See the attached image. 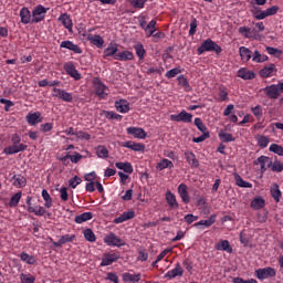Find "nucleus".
Segmentation results:
<instances>
[{
    "instance_id": "obj_1",
    "label": "nucleus",
    "mask_w": 283,
    "mask_h": 283,
    "mask_svg": "<svg viewBox=\"0 0 283 283\" xmlns=\"http://www.w3.org/2000/svg\"><path fill=\"white\" fill-rule=\"evenodd\" d=\"M11 146H8L2 150V154H6V156H12L28 149V145L21 144V136L17 133L11 135Z\"/></svg>"
},
{
    "instance_id": "obj_2",
    "label": "nucleus",
    "mask_w": 283,
    "mask_h": 283,
    "mask_svg": "<svg viewBox=\"0 0 283 283\" xmlns=\"http://www.w3.org/2000/svg\"><path fill=\"white\" fill-rule=\"evenodd\" d=\"M205 52H216V54H221L222 53V46L216 43L211 39H207L201 42V45L197 49V54L199 56H202Z\"/></svg>"
},
{
    "instance_id": "obj_3",
    "label": "nucleus",
    "mask_w": 283,
    "mask_h": 283,
    "mask_svg": "<svg viewBox=\"0 0 283 283\" xmlns=\"http://www.w3.org/2000/svg\"><path fill=\"white\" fill-rule=\"evenodd\" d=\"M263 92L268 98H271V101H277V98L283 94V82L265 86Z\"/></svg>"
},
{
    "instance_id": "obj_4",
    "label": "nucleus",
    "mask_w": 283,
    "mask_h": 283,
    "mask_svg": "<svg viewBox=\"0 0 283 283\" xmlns=\"http://www.w3.org/2000/svg\"><path fill=\"white\" fill-rule=\"evenodd\" d=\"M93 85H94L95 94L99 98V101H105V98L109 96V88L98 77H95L93 80Z\"/></svg>"
},
{
    "instance_id": "obj_5",
    "label": "nucleus",
    "mask_w": 283,
    "mask_h": 283,
    "mask_svg": "<svg viewBox=\"0 0 283 283\" xmlns=\"http://www.w3.org/2000/svg\"><path fill=\"white\" fill-rule=\"evenodd\" d=\"M279 11V6H272L263 11L260 8H255V10L253 11V17L254 19H256V21H262L266 19V17H274V14H277Z\"/></svg>"
},
{
    "instance_id": "obj_6",
    "label": "nucleus",
    "mask_w": 283,
    "mask_h": 283,
    "mask_svg": "<svg viewBox=\"0 0 283 283\" xmlns=\"http://www.w3.org/2000/svg\"><path fill=\"white\" fill-rule=\"evenodd\" d=\"M275 275H277V271L271 266L261 268L254 271V277L261 282L264 280H271L272 277H275Z\"/></svg>"
},
{
    "instance_id": "obj_7",
    "label": "nucleus",
    "mask_w": 283,
    "mask_h": 283,
    "mask_svg": "<svg viewBox=\"0 0 283 283\" xmlns=\"http://www.w3.org/2000/svg\"><path fill=\"white\" fill-rule=\"evenodd\" d=\"M45 14H48V9L42 4H39L32 11L31 23H41V21L45 20Z\"/></svg>"
},
{
    "instance_id": "obj_8",
    "label": "nucleus",
    "mask_w": 283,
    "mask_h": 283,
    "mask_svg": "<svg viewBox=\"0 0 283 283\" xmlns=\"http://www.w3.org/2000/svg\"><path fill=\"white\" fill-rule=\"evenodd\" d=\"M32 197H27V211L29 213H34V216L41 217V216H45V213H48V210L43 207V206H32Z\"/></svg>"
},
{
    "instance_id": "obj_9",
    "label": "nucleus",
    "mask_w": 283,
    "mask_h": 283,
    "mask_svg": "<svg viewBox=\"0 0 283 283\" xmlns=\"http://www.w3.org/2000/svg\"><path fill=\"white\" fill-rule=\"evenodd\" d=\"M64 71L71 78H74V81H81L83 77L72 61L64 63Z\"/></svg>"
},
{
    "instance_id": "obj_10",
    "label": "nucleus",
    "mask_w": 283,
    "mask_h": 283,
    "mask_svg": "<svg viewBox=\"0 0 283 283\" xmlns=\"http://www.w3.org/2000/svg\"><path fill=\"white\" fill-rule=\"evenodd\" d=\"M118 260H120V253L118 252L104 253L99 266H112Z\"/></svg>"
},
{
    "instance_id": "obj_11",
    "label": "nucleus",
    "mask_w": 283,
    "mask_h": 283,
    "mask_svg": "<svg viewBox=\"0 0 283 283\" xmlns=\"http://www.w3.org/2000/svg\"><path fill=\"white\" fill-rule=\"evenodd\" d=\"M104 243L107 244V247H125V241L118 235H115L114 232L108 233L104 238Z\"/></svg>"
},
{
    "instance_id": "obj_12",
    "label": "nucleus",
    "mask_w": 283,
    "mask_h": 283,
    "mask_svg": "<svg viewBox=\"0 0 283 283\" xmlns=\"http://www.w3.org/2000/svg\"><path fill=\"white\" fill-rule=\"evenodd\" d=\"M170 120L175 123H191L193 120V115L187 111H181L177 115H170Z\"/></svg>"
},
{
    "instance_id": "obj_13",
    "label": "nucleus",
    "mask_w": 283,
    "mask_h": 283,
    "mask_svg": "<svg viewBox=\"0 0 283 283\" xmlns=\"http://www.w3.org/2000/svg\"><path fill=\"white\" fill-rule=\"evenodd\" d=\"M253 164L260 165L261 174H264L266 169H271V165H273V160H271V157L262 155L256 160H254Z\"/></svg>"
},
{
    "instance_id": "obj_14",
    "label": "nucleus",
    "mask_w": 283,
    "mask_h": 283,
    "mask_svg": "<svg viewBox=\"0 0 283 283\" xmlns=\"http://www.w3.org/2000/svg\"><path fill=\"white\" fill-rule=\"evenodd\" d=\"M60 48L61 50H70L73 54H83V49L70 40L62 41Z\"/></svg>"
},
{
    "instance_id": "obj_15",
    "label": "nucleus",
    "mask_w": 283,
    "mask_h": 283,
    "mask_svg": "<svg viewBox=\"0 0 283 283\" xmlns=\"http://www.w3.org/2000/svg\"><path fill=\"white\" fill-rule=\"evenodd\" d=\"M57 21H61L62 25L71 34L74 28V22H72V17L69 13H61L57 18Z\"/></svg>"
},
{
    "instance_id": "obj_16",
    "label": "nucleus",
    "mask_w": 283,
    "mask_h": 283,
    "mask_svg": "<svg viewBox=\"0 0 283 283\" xmlns=\"http://www.w3.org/2000/svg\"><path fill=\"white\" fill-rule=\"evenodd\" d=\"M25 120L28 125L34 127L35 125H39V123H43V116H41V112L29 113L25 116Z\"/></svg>"
},
{
    "instance_id": "obj_17",
    "label": "nucleus",
    "mask_w": 283,
    "mask_h": 283,
    "mask_svg": "<svg viewBox=\"0 0 283 283\" xmlns=\"http://www.w3.org/2000/svg\"><path fill=\"white\" fill-rule=\"evenodd\" d=\"M177 191L184 205H189L191 202V197H189V190L186 184H180L177 188Z\"/></svg>"
},
{
    "instance_id": "obj_18",
    "label": "nucleus",
    "mask_w": 283,
    "mask_h": 283,
    "mask_svg": "<svg viewBox=\"0 0 283 283\" xmlns=\"http://www.w3.org/2000/svg\"><path fill=\"white\" fill-rule=\"evenodd\" d=\"M136 218V212L134 210H128L123 212L119 217L114 219V224H123L127 220H134Z\"/></svg>"
},
{
    "instance_id": "obj_19",
    "label": "nucleus",
    "mask_w": 283,
    "mask_h": 283,
    "mask_svg": "<svg viewBox=\"0 0 283 283\" xmlns=\"http://www.w3.org/2000/svg\"><path fill=\"white\" fill-rule=\"evenodd\" d=\"M11 184L17 189H23V187H25L28 185V179L23 175H21V174L13 175L11 177Z\"/></svg>"
},
{
    "instance_id": "obj_20",
    "label": "nucleus",
    "mask_w": 283,
    "mask_h": 283,
    "mask_svg": "<svg viewBox=\"0 0 283 283\" xmlns=\"http://www.w3.org/2000/svg\"><path fill=\"white\" fill-rule=\"evenodd\" d=\"M127 134L130 136H134V138H139L142 140H145L147 138V132L140 127H128L126 128Z\"/></svg>"
},
{
    "instance_id": "obj_21",
    "label": "nucleus",
    "mask_w": 283,
    "mask_h": 283,
    "mask_svg": "<svg viewBox=\"0 0 283 283\" xmlns=\"http://www.w3.org/2000/svg\"><path fill=\"white\" fill-rule=\"evenodd\" d=\"M216 214H211L207 220H200L193 224L197 229H209V227H212L216 224Z\"/></svg>"
},
{
    "instance_id": "obj_22",
    "label": "nucleus",
    "mask_w": 283,
    "mask_h": 283,
    "mask_svg": "<svg viewBox=\"0 0 283 283\" xmlns=\"http://www.w3.org/2000/svg\"><path fill=\"white\" fill-rule=\"evenodd\" d=\"M184 274H185V270H182V266L180 265V263H177L175 269L168 271L165 274V277H167L168 280H174L175 277H182Z\"/></svg>"
},
{
    "instance_id": "obj_23",
    "label": "nucleus",
    "mask_w": 283,
    "mask_h": 283,
    "mask_svg": "<svg viewBox=\"0 0 283 283\" xmlns=\"http://www.w3.org/2000/svg\"><path fill=\"white\" fill-rule=\"evenodd\" d=\"M86 40H88L92 45H95V48H98V49L105 45V40H103V36L98 34L90 33L86 35Z\"/></svg>"
},
{
    "instance_id": "obj_24",
    "label": "nucleus",
    "mask_w": 283,
    "mask_h": 283,
    "mask_svg": "<svg viewBox=\"0 0 283 283\" xmlns=\"http://www.w3.org/2000/svg\"><path fill=\"white\" fill-rule=\"evenodd\" d=\"M275 72H277V69H275V64H269L260 71V77L271 78V76H275Z\"/></svg>"
},
{
    "instance_id": "obj_25",
    "label": "nucleus",
    "mask_w": 283,
    "mask_h": 283,
    "mask_svg": "<svg viewBox=\"0 0 283 283\" xmlns=\"http://www.w3.org/2000/svg\"><path fill=\"white\" fill-rule=\"evenodd\" d=\"M122 147L126 149H132V151H145V145L142 143H135L132 140L122 143Z\"/></svg>"
},
{
    "instance_id": "obj_26",
    "label": "nucleus",
    "mask_w": 283,
    "mask_h": 283,
    "mask_svg": "<svg viewBox=\"0 0 283 283\" xmlns=\"http://www.w3.org/2000/svg\"><path fill=\"white\" fill-rule=\"evenodd\" d=\"M239 32L244 36L245 39H258V31L255 29H251L249 27H240Z\"/></svg>"
},
{
    "instance_id": "obj_27",
    "label": "nucleus",
    "mask_w": 283,
    "mask_h": 283,
    "mask_svg": "<svg viewBox=\"0 0 283 283\" xmlns=\"http://www.w3.org/2000/svg\"><path fill=\"white\" fill-rule=\"evenodd\" d=\"M115 109H117V112H119V114H127L129 112V102H127V99L116 101Z\"/></svg>"
},
{
    "instance_id": "obj_28",
    "label": "nucleus",
    "mask_w": 283,
    "mask_h": 283,
    "mask_svg": "<svg viewBox=\"0 0 283 283\" xmlns=\"http://www.w3.org/2000/svg\"><path fill=\"white\" fill-rule=\"evenodd\" d=\"M238 76L243 81H253V78H255V72L243 67L238 71Z\"/></svg>"
},
{
    "instance_id": "obj_29",
    "label": "nucleus",
    "mask_w": 283,
    "mask_h": 283,
    "mask_svg": "<svg viewBox=\"0 0 283 283\" xmlns=\"http://www.w3.org/2000/svg\"><path fill=\"white\" fill-rule=\"evenodd\" d=\"M214 249L217 251H226V253H233V248L231 247L229 240L219 241V243L214 245Z\"/></svg>"
},
{
    "instance_id": "obj_30",
    "label": "nucleus",
    "mask_w": 283,
    "mask_h": 283,
    "mask_svg": "<svg viewBox=\"0 0 283 283\" xmlns=\"http://www.w3.org/2000/svg\"><path fill=\"white\" fill-rule=\"evenodd\" d=\"M21 23L28 25V23H32V13L28 7H24L20 10Z\"/></svg>"
},
{
    "instance_id": "obj_31",
    "label": "nucleus",
    "mask_w": 283,
    "mask_h": 283,
    "mask_svg": "<svg viewBox=\"0 0 283 283\" xmlns=\"http://www.w3.org/2000/svg\"><path fill=\"white\" fill-rule=\"evenodd\" d=\"M185 158H186L188 165H190L191 167H199L200 166V161H198V158H196V154H193V151L186 150L185 151Z\"/></svg>"
},
{
    "instance_id": "obj_32",
    "label": "nucleus",
    "mask_w": 283,
    "mask_h": 283,
    "mask_svg": "<svg viewBox=\"0 0 283 283\" xmlns=\"http://www.w3.org/2000/svg\"><path fill=\"white\" fill-rule=\"evenodd\" d=\"M250 207L254 209V211H260V209H264V207H266V201L262 197H255L251 201Z\"/></svg>"
},
{
    "instance_id": "obj_33",
    "label": "nucleus",
    "mask_w": 283,
    "mask_h": 283,
    "mask_svg": "<svg viewBox=\"0 0 283 283\" xmlns=\"http://www.w3.org/2000/svg\"><path fill=\"white\" fill-rule=\"evenodd\" d=\"M104 59H108V56H113L116 60L118 56V44H111L104 50Z\"/></svg>"
},
{
    "instance_id": "obj_34",
    "label": "nucleus",
    "mask_w": 283,
    "mask_h": 283,
    "mask_svg": "<svg viewBox=\"0 0 283 283\" xmlns=\"http://www.w3.org/2000/svg\"><path fill=\"white\" fill-rule=\"evenodd\" d=\"M115 167L117 169H120L125 174H134V166H132V163L129 161H126V163L117 161L115 163Z\"/></svg>"
},
{
    "instance_id": "obj_35",
    "label": "nucleus",
    "mask_w": 283,
    "mask_h": 283,
    "mask_svg": "<svg viewBox=\"0 0 283 283\" xmlns=\"http://www.w3.org/2000/svg\"><path fill=\"white\" fill-rule=\"evenodd\" d=\"M234 180L238 187H242L243 189H253V184L244 181V179H242V176L238 174H234Z\"/></svg>"
},
{
    "instance_id": "obj_36",
    "label": "nucleus",
    "mask_w": 283,
    "mask_h": 283,
    "mask_svg": "<svg viewBox=\"0 0 283 283\" xmlns=\"http://www.w3.org/2000/svg\"><path fill=\"white\" fill-rule=\"evenodd\" d=\"M115 61H134V52L132 51H123L115 55Z\"/></svg>"
},
{
    "instance_id": "obj_37",
    "label": "nucleus",
    "mask_w": 283,
    "mask_h": 283,
    "mask_svg": "<svg viewBox=\"0 0 283 283\" xmlns=\"http://www.w3.org/2000/svg\"><path fill=\"white\" fill-rule=\"evenodd\" d=\"M92 218H94V213L83 212L82 214L75 217L74 222L76 224H83V222H87L88 220H92Z\"/></svg>"
},
{
    "instance_id": "obj_38",
    "label": "nucleus",
    "mask_w": 283,
    "mask_h": 283,
    "mask_svg": "<svg viewBox=\"0 0 283 283\" xmlns=\"http://www.w3.org/2000/svg\"><path fill=\"white\" fill-rule=\"evenodd\" d=\"M271 197L276 202H280L282 199V190H280V186L277 184H274L270 189Z\"/></svg>"
},
{
    "instance_id": "obj_39",
    "label": "nucleus",
    "mask_w": 283,
    "mask_h": 283,
    "mask_svg": "<svg viewBox=\"0 0 283 283\" xmlns=\"http://www.w3.org/2000/svg\"><path fill=\"white\" fill-rule=\"evenodd\" d=\"M166 202L169 205L171 209H178V200H176V195H174L171 191L166 192Z\"/></svg>"
},
{
    "instance_id": "obj_40",
    "label": "nucleus",
    "mask_w": 283,
    "mask_h": 283,
    "mask_svg": "<svg viewBox=\"0 0 283 283\" xmlns=\"http://www.w3.org/2000/svg\"><path fill=\"white\" fill-rule=\"evenodd\" d=\"M140 277H142L140 273L132 274L129 272H125L123 274V282L138 283V282H140Z\"/></svg>"
},
{
    "instance_id": "obj_41",
    "label": "nucleus",
    "mask_w": 283,
    "mask_h": 283,
    "mask_svg": "<svg viewBox=\"0 0 283 283\" xmlns=\"http://www.w3.org/2000/svg\"><path fill=\"white\" fill-rule=\"evenodd\" d=\"M134 50L136 52V55L138 56L139 61H143V59H145V54H147V51L145 50V46L143 45V43H136L134 45Z\"/></svg>"
},
{
    "instance_id": "obj_42",
    "label": "nucleus",
    "mask_w": 283,
    "mask_h": 283,
    "mask_svg": "<svg viewBox=\"0 0 283 283\" xmlns=\"http://www.w3.org/2000/svg\"><path fill=\"white\" fill-rule=\"evenodd\" d=\"M157 169L159 171H163V169H174V163L167 158L161 159L158 164H157Z\"/></svg>"
},
{
    "instance_id": "obj_43",
    "label": "nucleus",
    "mask_w": 283,
    "mask_h": 283,
    "mask_svg": "<svg viewBox=\"0 0 283 283\" xmlns=\"http://www.w3.org/2000/svg\"><path fill=\"white\" fill-rule=\"evenodd\" d=\"M42 198H43V200H44V207H45L46 209H52V202H53V200H52V197L50 196V192H48L46 189H43V190H42Z\"/></svg>"
},
{
    "instance_id": "obj_44",
    "label": "nucleus",
    "mask_w": 283,
    "mask_h": 283,
    "mask_svg": "<svg viewBox=\"0 0 283 283\" xmlns=\"http://www.w3.org/2000/svg\"><path fill=\"white\" fill-rule=\"evenodd\" d=\"M252 61H253V63H264V62L269 61V56L265 54H261L260 51H254Z\"/></svg>"
},
{
    "instance_id": "obj_45",
    "label": "nucleus",
    "mask_w": 283,
    "mask_h": 283,
    "mask_svg": "<svg viewBox=\"0 0 283 283\" xmlns=\"http://www.w3.org/2000/svg\"><path fill=\"white\" fill-rule=\"evenodd\" d=\"M239 54L242 61H245V62L251 61V50H249L248 48L241 46L239 49Z\"/></svg>"
},
{
    "instance_id": "obj_46",
    "label": "nucleus",
    "mask_w": 283,
    "mask_h": 283,
    "mask_svg": "<svg viewBox=\"0 0 283 283\" xmlns=\"http://www.w3.org/2000/svg\"><path fill=\"white\" fill-rule=\"evenodd\" d=\"M20 260L27 264H36V258L28 254L27 252H22L20 254Z\"/></svg>"
},
{
    "instance_id": "obj_47",
    "label": "nucleus",
    "mask_w": 283,
    "mask_h": 283,
    "mask_svg": "<svg viewBox=\"0 0 283 283\" xmlns=\"http://www.w3.org/2000/svg\"><path fill=\"white\" fill-rule=\"evenodd\" d=\"M195 125L197 126V129H199V132H201L202 134H209L207 125H205L200 117L195 118Z\"/></svg>"
},
{
    "instance_id": "obj_48",
    "label": "nucleus",
    "mask_w": 283,
    "mask_h": 283,
    "mask_svg": "<svg viewBox=\"0 0 283 283\" xmlns=\"http://www.w3.org/2000/svg\"><path fill=\"white\" fill-rule=\"evenodd\" d=\"M22 196H23L22 191H19L15 195H13L9 201V207H18L19 202H21Z\"/></svg>"
},
{
    "instance_id": "obj_49",
    "label": "nucleus",
    "mask_w": 283,
    "mask_h": 283,
    "mask_svg": "<svg viewBox=\"0 0 283 283\" xmlns=\"http://www.w3.org/2000/svg\"><path fill=\"white\" fill-rule=\"evenodd\" d=\"M96 156L97 158H108L109 150L105 146H97L96 147Z\"/></svg>"
},
{
    "instance_id": "obj_50",
    "label": "nucleus",
    "mask_w": 283,
    "mask_h": 283,
    "mask_svg": "<svg viewBox=\"0 0 283 283\" xmlns=\"http://www.w3.org/2000/svg\"><path fill=\"white\" fill-rule=\"evenodd\" d=\"M178 74H182V69H180V66L169 70L168 72H166L165 76L166 78H176Z\"/></svg>"
},
{
    "instance_id": "obj_51",
    "label": "nucleus",
    "mask_w": 283,
    "mask_h": 283,
    "mask_svg": "<svg viewBox=\"0 0 283 283\" xmlns=\"http://www.w3.org/2000/svg\"><path fill=\"white\" fill-rule=\"evenodd\" d=\"M128 3L136 10H143L147 3V0H128Z\"/></svg>"
},
{
    "instance_id": "obj_52",
    "label": "nucleus",
    "mask_w": 283,
    "mask_h": 283,
    "mask_svg": "<svg viewBox=\"0 0 283 283\" xmlns=\"http://www.w3.org/2000/svg\"><path fill=\"white\" fill-rule=\"evenodd\" d=\"M219 138L222 143H233L235 140L231 133H219Z\"/></svg>"
},
{
    "instance_id": "obj_53",
    "label": "nucleus",
    "mask_w": 283,
    "mask_h": 283,
    "mask_svg": "<svg viewBox=\"0 0 283 283\" xmlns=\"http://www.w3.org/2000/svg\"><path fill=\"white\" fill-rule=\"evenodd\" d=\"M265 51L268 52V54H270L271 56H275V59H280V56H282L283 51L275 49L273 46H266Z\"/></svg>"
},
{
    "instance_id": "obj_54",
    "label": "nucleus",
    "mask_w": 283,
    "mask_h": 283,
    "mask_svg": "<svg viewBox=\"0 0 283 283\" xmlns=\"http://www.w3.org/2000/svg\"><path fill=\"white\" fill-rule=\"evenodd\" d=\"M271 171H274L275 174H282L283 171V163L280 160L272 161V165L270 167Z\"/></svg>"
},
{
    "instance_id": "obj_55",
    "label": "nucleus",
    "mask_w": 283,
    "mask_h": 283,
    "mask_svg": "<svg viewBox=\"0 0 283 283\" xmlns=\"http://www.w3.org/2000/svg\"><path fill=\"white\" fill-rule=\"evenodd\" d=\"M20 282L21 283H34L36 282V277L32 274H20Z\"/></svg>"
},
{
    "instance_id": "obj_56",
    "label": "nucleus",
    "mask_w": 283,
    "mask_h": 283,
    "mask_svg": "<svg viewBox=\"0 0 283 283\" xmlns=\"http://www.w3.org/2000/svg\"><path fill=\"white\" fill-rule=\"evenodd\" d=\"M84 238L87 242H96V234H94V231H92V229L84 230Z\"/></svg>"
},
{
    "instance_id": "obj_57",
    "label": "nucleus",
    "mask_w": 283,
    "mask_h": 283,
    "mask_svg": "<svg viewBox=\"0 0 283 283\" xmlns=\"http://www.w3.org/2000/svg\"><path fill=\"white\" fill-rule=\"evenodd\" d=\"M60 101H64V103H72V101H74V96L72 95V93L64 90L60 95Z\"/></svg>"
},
{
    "instance_id": "obj_58",
    "label": "nucleus",
    "mask_w": 283,
    "mask_h": 283,
    "mask_svg": "<svg viewBox=\"0 0 283 283\" xmlns=\"http://www.w3.org/2000/svg\"><path fill=\"white\" fill-rule=\"evenodd\" d=\"M258 145L260 146L261 149L269 147V137L264 135L258 136Z\"/></svg>"
},
{
    "instance_id": "obj_59",
    "label": "nucleus",
    "mask_w": 283,
    "mask_h": 283,
    "mask_svg": "<svg viewBox=\"0 0 283 283\" xmlns=\"http://www.w3.org/2000/svg\"><path fill=\"white\" fill-rule=\"evenodd\" d=\"M59 240L61 244H67V242H74L76 240V234H64Z\"/></svg>"
},
{
    "instance_id": "obj_60",
    "label": "nucleus",
    "mask_w": 283,
    "mask_h": 283,
    "mask_svg": "<svg viewBox=\"0 0 283 283\" xmlns=\"http://www.w3.org/2000/svg\"><path fill=\"white\" fill-rule=\"evenodd\" d=\"M269 150L277 156H283V147L281 145L272 144L270 145Z\"/></svg>"
},
{
    "instance_id": "obj_61",
    "label": "nucleus",
    "mask_w": 283,
    "mask_h": 283,
    "mask_svg": "<svg viewBox=\"0 0 283 283\" xmlns=\"http://www.w3.org/2000/svg\"><path fill=\"white\" fill-rule=\"evenodd\" d=\"M81 182H83V179H81V177L78 176H74L73 178L70 179L69 187H71V189H76V187H78Z\"/></svg>"
},
{
    "instance_id": "obj_62",
    "label": "nucleus",
    "mask_w": 283,
    "mask_h": 283,
    "mask_svg": "<svg viewBox=\"0 0 283 283\" xmlns=\"http://www.w3.org/2000/svg\"><path fill=\"white\" fill-rule=\"evenodd\" d=\"M75 136L80 140H92V135H90L88 133H85L83 130H76Z\"/></svg>"
},
{
    "instance_id": "obj_63",
    "label": "nucleus",
    "mask_w": 283,
    "mask_h": 283,
    "mask_svg": "<svg viewBox=\"0 0 283 283\" xmlns=\"http://www.w3.org/2000/svg\"><path fill=\"white\" fill-rule=\"evenodd\" d=\"M106 118L108 120H123L122 115L114 113V112H109V111L106 112Z\"/></svg>"
},
{
    "instance_id": "obj_64",
    "label": "nucleus",
    "mask_w": 283,
    "mask_h": 283,
    "mask_svg": "<svg viewBox=\"0 0 283 283\" xmlns=\"http://www.w3.org/2000/svg\"><path fill=\"white\" fill-rule=\"evenodd\" d=\"M178 84L181 86V87H185V90H189V81L187 80V77H185V75H179L178 76Z\"/></svg>"
}]
</instances>
